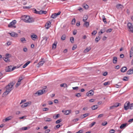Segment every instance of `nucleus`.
<instances>
[{"label": "nucleus", "mask_w": 133, "mask_h": 133, "mask_svg": "<svg viewBox=\"0 0 133 133\" xmlns=\"http://www.w3.org/2000/svg\"><path fill=\"white\" fill-rule=\"evenodd\" d=\"M31 37L32 39L34 40V38H37V36L36 35H31Z\"/></svg>", "instance_id": "72a5a7b5"}, {"label": "nucleus", "mask_w": 133, "mask_h": 133, "mask_svg": "<svg viewBox=\"0 0 133 133\" xmlns=\"http://www.w3.org/2000/svg\"><path fill=\"white\" fill-rule=\"evenodd\" d=\"M79 120V119L78 118H77L76 119H74L73 120V122H76L77 121H78Z\"/></svg>", "instance_id": "338daca9"}, {"label": "nucleus", "mask_w": 133, "mask_h": 133, "mask_svg": "<svg viewBox=\"0 0 133 133\" xmlns=\"http://www.w3.org/2000/svg\"><path fill=\"white\" fill-rule=\"evenodd\" d=\"M41 14H46L47 13V12L46 11H42V10H41Z\"/></svg>", "instance_id": "6e6d98bb"}, {"label": "nucleus", "mask_w": 133, "mask_h": 133, "mask_svg": "<svg viewBox=\"0 0 133 133\" xmlns=\"http://www.w3.org/2000/svg\"><path fill=\"white\" fill-rule=\"evenodd\" d=\"M70 40L71 42L72 43H73L74 41V38L73 37H72L70 38Z\"/></svg>", "instance_id": "c9c22d12"}, {"label": "nucleus", "mask_w": 133, "mask_h": 133, "mask_svg": "<svg viewBox=\"0 0 133 133\" xmlns=\"http://www.w3.org/2000/svg\"><path fill=\"white\" fill-rule=\"evenodd\" d=\"M127 68L126 67H123L121 69V71L122 72H125L127 70Z\"/></svg>", "instance_id": "f3484780"}, {"label": "nucleus", "mask_w": 133, "mask_h": 133, "mask_svg": "<svg viewBox=\"0 0 133 133\" xmlns=\"http://www.w3.org/2000/svg\"><path fill=\"white\" fill-rule=\"evenodd\" d=\"M130 57H131L133 56V48L132 47L131 48L130 52Z\"/></svg>", "instance_id": "dca6fc26"}, {"label": "nucleus", "mask_w": 133, "mask_h": 133, "mask_svg": "<svg viewBox=\"0 0 133 133\" xmlns=\"http://www.w3.org/2000/svg\"><path fill=\"white\" fill-rule=\"evenodd\" d=\"M43 39L42 41L45 40V42H46L47 41V40L48 39V38L46 37H43Z\"/></svg>", "instance_id": "de8ad7c7"}, {"label": "nucleus", "mask_w": 133, "mask_h": 133, "mask_svg": "<svg viewBox=\"0 0 133 133\" xmlns=\"http://www.w3.org/2000/svg\"><path fill=\"white\" fill-rule=\"evenodd\" d=\"M45 63V61H41L39 62L38 64L39 66H42Z\"/></svg>", "instance_id": "393cba45"}, {"label": "nucleus", "mask_w": 133, "mask_h": 133, "mask_svg": "<svg viewBox=\"0 0 133 133\" xmlns=\"http://www.w3.org/2000/svg\"><path fill=\"white\" fill-rule=\"evenodd\" d=\"M57 43H55L53 44L52 46V48H54L55 49L56 47Z\"/></svg>", "instance_id": "ea45409f"}, {"label": "nucleus", "mask_w": 133, "mask_h": 133, "mask_svg": "<svg viewBox=\"0 0 133 133\" xmlns=\"http://www.w3.org/2000/svg\"><path fill=\"white\" fill-rule=\"evenodd\" d=\"M112 29L110 28V29H108L106 31V32L107 33L110 32H111L112 31Z\"/></svg>", "instance_id": "3c124183"}, {"label": "nucleus", "mask_w": 133, "mask_h": 133, "mask_svg": "<svg viewBox=\"0 0 133 133\" xmlns=\"http://www.w3.org/2000/svg\"><path fill=\"white\" fill-rule=\"evenodd\" d=\"M66 38V36L65 35H63L61 37V39L63 40H64Z\"/></svg>", "instance_id": "2f4dec72"}, {"label": "nucleus", "mask_w": 133, "mask_h": 133, "mask_svg": "<svg viewBox=\"0 0 133 133\" xmlns=\"http://www.w3.org/2000/svg\"><path fill=\"white\" fill-rule=\"evenodd\" d=\"M133 74V68H131L127 72V74L128 75L131 74Z\"/></svg>", "instance_id": "f8f14e48"}, {"label": "nucleus", "mask_w": 133, "mask_h": 133, "mask_svg": "<svg viewBox=\"0 0 133 133\" xmlns=\"http://www.w3.org/2000/svg\"><path fill=\"white\" fill-rule=\"evenodd\" d=\"M128 78L126 77H125L123 78V80L124 81H127L128 80Z\"/></svg>", "instance_id": "8fccbe9b"}, {"label": "nucleus", "mask_w": 133, "mask_h": 133, "mask_svg": "<svg viewBox=\"0 0 133 133\" xmlns=\"http://www.w3.org/2000/svg\"><path fill=\"white\" fill-rule=\"evenodd\" d=\"M103 18V21L105 24H107V22L106 21V18H105V16L104 15L103 16H102Z\"/></svg>", "instance_id": "cd10ccee"}, {"label": "nucleus", "mask_w": 133, "mask_h": 133, "mask_svg": "<svg viewBox=\"0 0 133 133\" xmlns=\"http://www.w3.org/2000/svg\"><path fill=\"white\" fill-rule=\"evenodd\" d=\"M117 61V58L116 57H114L113 58V62L114 64H116Z\"/></svg>", "instance_id": "a211bd4d"}, {"label": "nucleus", "mask_w": 133, "mask_h": 133, "mask_svg": "<svg viewBox=\"0 0 133 133\" xmlns=\"http://www.w3.org/2000/svg\"><path fill=\"white\" fill-rule=\"evenodd\" d=\"M83 7L86 9H87L88 8V6L87 4L84 5Z\"/></svg>", "instance_id": "09e8293b"}, {"label": "nucleus", "mask_w": 133, "mask_h": 133, "mask_svg": "<svg viewBox=\"0 0 133 133\" xmlns=\"http://www.w3.org/2000/svg\"><path fill=\"white\" fill-rule=\"evenodd\" d=\"M129 109H133V103L130 104V103Z\"/></svg>", "instance_id": "473e14b6"}, {"label": "nucleus", "mask_w": 133, "mask_h": 133, "mask_svg": "<svg viewBox=\"0 0 133 133\" xmlns=\"http://www.w3.org/2000/svg\"><path fill=\"white\" fill-rule=\"evenodd\" d=\"M83 132L82 130H80L78 131L76 133H82Z\"/></svg>", "instance_id": "774afa93"}, {"label": "nucleus", "mask_w": 133, "mask_h": 133, "mask_svg": "<svg viewBox=\"0 0 133 133\" xmlns=\"http://www.w3.org/2000/svg\"><path fill=\"white\" fill-rule=\"evenodd\" d=\"M59 114H57L56 116H55V117H54V118L55 119H56L59 116Z\"/></svg>", "instance_id": "69168bd1"}, {"label": "nucleus", "mask_w": 133, "mask_h": 133, "mask_svg": "<svg viewBox=\"0 0 133 133\" xmlns=\"http://www.w3.org/2000/svg\"><path fill=\"white\" fill-rule=\"evenodd\" d=\"M130 102H126L124 105V109L125 110H128L129 108Z\"/></svg>", "instance_id": "0eeeda50"}, {"label": "nucleus", "mask_w": 133, "mask_h": 133, "mask_svg": "<svg viewBox=\"0 0 133 133\" xmlns=\"http://www.w3.org/2000/svg\"><path fill=\"white\" fill-rule=\"evenodd\" d=\"M9 34L11 36L13 37H17L18 36V34L14 32H12L11 33Z\"/></svg>", "instance_id": "9d476101"}, {"label": "nucleus", "mask_w": 133, "mask_h": 133, "mask_svg": "<svg viewBox=\"0 0 133 133\" xmlns=\"http://www.w3.org/2000/svg\"><path fill=\"white\" fill-rule=\"evenodd\" d=\"M96 123V122H94L92 123H91L89 125V127H92L93 126H94L95 124Z\"/></svg>", "instance_id": "a19ab883"}, {"label": "nucleus", "mask_w": 133, "mask_h": 133, "mask_svg": "<svg viewBox=\"0 0 133 133\" xmlns=\"http://www.w3.org/2000/svg\"><path fill=\"white\" fill-rule=\"evenodd\" d=\"M30 62V61H28L23 66V68H25Z\"/></svg>", "instance_id": "5701e85b"}, {"label": "nucleus", "mask_w": 133, "mask_h": 133, "mask_svg": "<svg viewBox=\"0 0 133 133\" xmlns=\"http://www.w3.org/2000/svg\"><path fill=\"white\" fill-rule=\"evenodd\" d=\"M76 96L77 97H80L81 96V94L80 93H78L76 94Z\"/></svg>", "instance_id": "13d9d810"}, {"label": "nucleus", "mask_w": 133, "mask_h": 133, "mask_svg": "<svg viewBox=\"0 0 133 133\" xmlns=\"http://www.w3.org/2000/svg\"><path fill=\"white\" fill-rule=\"evenodd\" d=\"M49 110V108H43V111H47Z\"/></svg>", "instance_id": "5fc2aeb1"}, {"label": "nucleus", "mask_w": 133, "mask_h": 133, "mask_svg": "<svg viewBox=\"0 0 133 133\" xmlns=\"http://www.w3.org/2000/svg\"><path fill=\"white\" fill-rule=\"evenodd\" d=\"M31 102H27L26 103L23 104L21 106V107L22 108H24L25 107H27L28 105L31 104Z\"/></svg>", "instance_id": "1a4fd4ad"}, {"label": "nucleus", "mask_w": 133, "mask_h": 133, "mask_svg": "<svg viewBox=\"0 0 133 133\" xmlns=\"http://www.w3.org/2000/svg\"><path fill=\"white\" fill-rule=\"evenodd\" d=\"M116 7L118 9H122L124 8L123 6L122 5L120 4H118L116 6Z\"/></svg>", "instance_id": "4468645a"}, {"label": "nucleus", "mask_w": 133, "mask_h": 133, "mask_svg": "<svg viewBox=\"0 0 133 133\" xmlns=\"http://www.w3.org/2000/svg\"><path fill=\"white\" fill-rule=\"evenodd\" d=\"M91 49V48L90 47L87 48L84 50V52L85 53H87Z\"/></svg>", "instance_id": "4be33fe9"}, {"label": "nucleus", "mask_w": 133, "mask_h": 133, "mask_svg": "<svg viewBox=\"0 0 133 133\" xmlns=\"http://www.w3.org/2000/svg\"><path fill=\"white\" fill-rule=\"evenodd\" d=\"M61 13V12L60 11H59L57 13H55V15H56V16L57 17V16L59 15Z\"/></svg>", "instance_id": "052dcab7"}, {"label": "nucleus", "mask_w": 133, "mask_h": 133, "mask_svg": "<svg viewBox=\"0 0 133 133\" xmlns=\"http://www.w3.org/2000/svg\"><path fill=\"white\" fill-rule=\"evenodd\" d=\"M98 106L97 105H94L91 108L93 110H95L97 109Z\"/></svg>", "instance_id": "a878e982"}, {"label": "nucleus", "mask_w": 133, "mask_h": 133, "mask_svg": "<svg viewBox=\"0 0 133 133\" xmlns=\"http://www.w3.org/2000/svg\"><path fill=\"white\" fill-rule=\"evenodd\" d=\"M45 90L44 89L40 90L38 91L37 92L34 94V95L36 96H37L39 95H42L45 92Z\"/></svg>", "instance_id": "7ed1b4c3"}, {"label": "nucleus", "mask_w": 133, "mask_h": 133, "mask_svg": "<svg viewBox=\"0 0 133 133\" xmlns=\"http://www.w3.org/2000/svg\"><path fill=\"white\" fill-rule=\"evenodd\" d=\"M94 94V91L92 90H91L87 92L86 94V95L88 96H90L93 95Z\"/></svg>", "instance_id": "423d86ee"}, {"label": "nucleus", "mask_w": 133, "mask_h": 133, "mask_svg": "<svg viewBox=\"0 0 133 133\" xmlns=\"http://www.w3.org/2000/svg\"><path fill=\"white\" fill-rule=\"evenodd\" d=\"M119 106V105H117L116 106H115L114 105L112 106H111L110 108V109H114L115 108L117 107H118Z\"/></svg>", "instance_id": "f704fd0d"}, {"label": "nucleus", "mask_w": 133, "mask_h": 133, "mask_svg": "<svg viewBox=\"0 0 133 133\" xmlns=\"http://www.w3.org/2000/svg\"><path fill=\"white\" fill-rule=\"evenodd\" d=\"M88 18V16L87 15H85L83 17V21L85 22L86 20H87Z\"/></svg>", "instance_id": "aec40b11"}, {"label": "nucleus", "mask_w": 133, "mask_h": 133, "mask_svg": "<svg viewBox=\"0 0 133 133\" xmlns=\"http://www.w3.org/2000/svg\"><path fill=\"white\" fill-rule=\"evenodd\" d=\"M16 23V20H13L12 22H11L8 25V26L9 27L14 28H16V26L14 25Z\"/></svg>", "instance_id": "20e7f679"}, {"label": "nucleus", "mask_w": 133, "mask_h": 133, "mask_svg": "<svg viewBox=\"0 0 133 133\" xmlns=\"http://www.w3.org/2000/svg\"><path fill=\"white\" fill-rule=\"evenodd\" d=\"M97 33V31L96 30L94 31L92 33V34L95 35Z\"/></svg>", "instance_id": "603ef678"}, {"label": "nucleus", "mask_w": 133, "mask_h": 133, "mask_svg": "<svg viewBox=\"0 0 133 133\" xmlns=\"http://www.w3.org/2000/svg\"><path fill=\"white\" fill-rule=\"evenodd\" d=\"M76 20L75 18L73 19L71 21V24H74L75 23Z\"/></svg>", "instance_id": "79ce46f5"}, {"label": "nucleus", "mask_w": 133, "mask_h": 133, "mask_svg": "<svg viewBox=\"0 0 133 133\" xmlns=\"http://www.w3.org/2000/svg\"><path fill=\"white\" fill-rule=\"evenodd\" d=\"M23 78L22 77H21L19 78V79H18V82H20L23 79Z\"/></svg>", "instance_id": "864d4df0"}, {"label": "nucleus", "mask_w": 133, "mask_h": 133, "mask_svg": "<svg viewBox=\"0 0 133 133\" xmlns=\"http://www.w3.org/2000/svg\"><path fill=\"white\" fill-rule=\"evenodd\" d=\"M89 113H86L85 114H84L83 115H82V118H84L89 116Z\"/></svg>", "instance_id": "b1692460"}, {"label": "nucleus", "mask_w": 133, "mask_h": 133, "mask_svg": "<svg viewBox=\"0 0 133 133\" xmlns=\"http://www.w3.org/2000/svg\"><path fill=\"white\" fill-rule=\"evenodd\" d=\"M62 119H59L56 122V124H58L60 123V122H61L62 121Z\"/></svg>", "instance_id": "a18cd8bd"}, {"label": "nucleus", "mask_w": 133, "mask_h": 133, "mask_svg": "<svg viewBox=\"0 0 133 133\" xmlns=\"http://www.w3.org/2000/svg\"><path fill=\"white\" fill-rule=\"evenodd\" d=\"M20 40L22 42H23L24 41H26V40L25 39V38H21Z\"/></svg>", "instance_id": "49530a36"}, {"label": "nucleus", "mask_w": 133, "mask_h": 133, "mask_svg": "<svg viewBox=\"0 0 133 133\" xmlns=\"http://www.w3.org/2000/svg\"><path fill=\"white\" fill-rule=\"evenodd\" d=\"M127 26L130 30L133 32V26L132 24L130 23H128L127 24Z\"/></svg>", "instance_id": "39448f33"}, {"label": "nucleus", "mask_w": 133, "mask_h": 133, "mask_svg": "<svg viewBox=\"0 0 133 133\" xmlns=\"http://www.w3.org/2000/svg\"><path fill=\"white\" fill-rule=\"evenodd\" d=\"M62 112H63L65 115H68L71 113V111L70 110H66L65 111L63 110L62 111Z\"/></svg>", "instance_id": "ddd939ff"}, {"label": "nucleus", "mask_w": 133, "mask_h": 133, "mask_svg": "<svg viewBox=\"0 0 133 133\" xmlns=\"http://www.w3.org/2000/svg\"><path fill=\"white\" fill-rule=\"evenodd\" d=\"M51 18L54 19L57 17L55 15V13L52 14L51 16Z\"/></svg>", "instance_id": "58836bf2"}, {"label": "nucleus", "mask_w": 133, "mask_h": 133, "mask_svg": "<svg viewBox=\"0 0 133 133\" xmlns=\"http://www.w3.org/2000/svg\"><path fill=\"white\" fill-rule=\"evenodd\" d=\"M21 18L22 20L26 23H31L34 21V19L32 17L27 15H24L22 16Z\"/></svg>", "instance_id": "f03ea898"}, {"label": "nucleus", "mask_w": 133, "mask_h": 133, "mask_svg": "<svg viewBox=\"0 0 133 133\" xmlns=\"http://www.w3.org/2000/svg\"><path fill=\"white\" fill-rule=\"evenodd\" d=\"M103 116V114H100L98 115V118H101V117H102Z\"/></svg>", "instance_id": "bf43d9fd"}, {"label": "nucleus", "mask_w": 133, "mask_h": 133, "mask_svg": "<svg viewBox=\"0 0 133 133\" xmlns=\"http://www.w3.org/2000/svg\"><path fill=\"white\" fill-rule=\"evenodd\" d=\"M32 7V6L31 5H30L29 6H25V7H23V8L24 9H30V8H31V7Z\"/></svg>", "instance_id": "37998d69"}, {"label": "nucleus", "mask_w": 133, "mask_h": 133, "mask_svg": "<svg viewBox=\"0 0 133 133\" xmlns=\"http://www.w3.org/2000/svg\"><path fill=\"white\" fill-rule=\"evenodd\" d=\"M107 124V121H104V122L102 123V125L103 126H105Z\"/></svg>", "instance_id": "c03bdc74"}, {"label": "nucleus", "mask_w": 133, "mask_h": 133, "mask_svg": "<svg viewBox=\"0 0 133 133\" xmlns=\"http://www.w3.org/2000/svg\"><path fill=\"white\" fill-rule=\"evenodd\" d=\"M30 128V127H23L22 128V130H26L27 129H29Z\"/></svg>", "instance_id": "e433bc0d"}, {"label": "nucleus", "mask_w": 133, "mask_h": 133, "mask_svg": "<svg viewBox=\"0 0 133 133\" xmlns=\"http://www.w3.org/2000/svg\"><path fill=\"white\" fill-rule=\"evenodd\" d=\"M100 39V38L99 36L98 37H96L95 39V42L97 43Z\"/></svg>", "instance_id": "c756f323"}, {"label": "nucleus", "mask_w": 133, "mask_h": 133, "mask_svg": "<svg viewBox=\"0 0 133 133\" xmlns=\"http://www.w3.org/2000/svg\"><path fill=\"white\" fill-rule=\"evenodd\" d=\"M8 58L6 57H4L3 58L4 60L6 62H10V60L8 59Z\"/></svg>", "instance_id": "7c9ffc66"}, {"label": "nucleus", "mask_w": 133, "mask_h": 133, "mask_svg": "<svg viewBox=\"0 0 133 133\" xmlns=\"http://www.w3.org/2000/svg\"><path fill=\"white\" fill-rule=\"evenodd\" d=\"M51 23L49 21L47 22L45 25V27L47 29H48L51 26Z\"/></svg>", "instance_id": "9b49d317"}, {"label": "nucleus", "mask_w": 133, "mask_h": 133, "mask_svg": "<svg viewBox=\"0 0 133 133\" xmlns=\"http://www.w3.org/2000/svg\"><path fill=\"white\" fill-rule=\"evenodd\" d=\"M44 120L46 122H50L51 121V119L50 118H45Z\"/></svg>", "instance_id": "bb28decb"}, {"label": "nucleus", "mask_w": 133, "mask_h": 133, "mask_svg": "<svg viewBox=\"0 0 133 133\" xmlns=\"http://www.w3.org/2000/svg\"><path fill=\"white\" fill-rule=\"evenodd\" d=\"M13 118V117L12 116H10L9 117H8L6 118H5V121L6 122L8 121L9 120H11Z\"/></svg>", "instance_id": "6ab92c4d"}, {"label": "nucleus", "mask_w": 133, "mask_h": 133, "mask_svg": "<svg viewBox=\"0 0 133 133\" xmlns=\"http://www.w3.org/2000/svg\"><path fill=\"white\" fill-rule=\"evenodd\" d=\"M109 132L110 133H114L115 130L113 129H111L110 131Z\"/></svg>", "instance_id": "680f3d73"}, {"label": "nucleus", "mask_w": 133, "mask_h": 133, "mask_svg": "<svg viewBox=\"0 0 133 133\" xmlns=\"http://www.w3.org/2000/svg\"><path fill=\"white\" fill-rule=\"evenodd\" d=\"M50 130L49 129H48L45 131V133H48L50 132Z\"/></svg>", "instance_id": "0e129e2a"}, {"label": "nucleus", "mask_w": 133, "mask_h": 133, "mask_svg": "<svg viewBox=\"0 0 133 133\" xmlns=\"http://www.w3.org/2000/svg\"><path fill=\"white\" fill-rule=\"evenodd\" d=\"M12 68L11 65H9L5 67V70L6 72H9L11 71V68Z\"/></svg>", "instance_id": "6e6552de"}, {"label": "nucleus", "mask_w": 133, "mask_h": 133, "mask_svg": "<svg viewBox=\"0 0 133 133\" xmlns=\"http://www.w3.org/2000/svg\"><path fill=\"white\" fill-rule=\"evenodd\" d=\"M34 12L36 14H41V10L39 11H37L36 10V9H34Z\"/></svg>", "instance_id": "412c9836"}, {"label": "nucleus", "mask_w": 133, "mask_h": 133, "mask_svg": "<svg viewBox=\"0 0 133 133\" xmlns=\"http://www.w3.org/2000/svg\"><path fill=\"white\" fill-rule=\"evenodd\" d=\"M105 28H104L103 29H101L100 30V32L101 34H102L104 33L105 31Z\"/></svg>", "instance_id": "4c0bfd02"}, {"label": "nucleus", "mask_w": 133, "mask_h": 133, "mask_svg": "<svg viewBox=\"0 0 133 133\" xmlns=\"http://www.w3.org/2000/svg\"><path fill=\"white\" fill-rule=\"evenodd\" d=\"M15 83L13 82L9 83L8 85L6 87V90L4 93V94L7 95L13 89L12 88Z\"/></svg>", "instance_id": "f257e3e1"}, {"label": "nucleus", "mask_w": 133, "mask_h": 133, "mask_svg": "<svg viewBox=\"0 0 133 133\" xmlns=\"http://www.w3.org/2000/svg\"><path fill=\"white\" fill-rule=\"evenodd\" d=\"M109 82H105L103 84L104 85H106L109 84Z\"/></svg>", "instance_id": "e2e57ef3"}, {"label": "nucleus", "mask_w": 133, "mask_h": 133, "mask_svg": "<svg viewBox=\"0 0 133 133\" xmlns=\"http://www.w3.org/2000/svg\"><path fill=\"white\" fill-rule=\"evenodd\" d=\"M77 30H74L73 31V34L74 35H75L77 32Z\"/></svg>", "instance_id": "4d7b16f0"}, {"label": "nucleus", "mask_w": 133, "mask_h": 133, "mask_svg": "<svg viewBox=\"0 0 133 133\" xmlns=\"http://www.w3.org/2000/svg\"><path fill=\"white\" fill-rule=\"evenodd\" d=\"M127 124L126 123L122 124L121 125L120 127V128L121 129H123L124 128L126 127Z\"/></svg>", "instance_id": "2eb2a0df"}, {"label": "nucleus", "mask_w": 133, "mask_h": 133, "mask_svg": "<svg viewBox=\"0 0 133 133\" xmlns=\"http://www.w3.org/2000/svg\"><path fill=\"white\" fill-rule=\"evenodd\" d=\"M84 22V26H86L87 27H88L89 25V22L86 21H85V22Z\"/></svg>", "instance_id": "c85d7f7f"}]
</instances>
